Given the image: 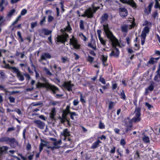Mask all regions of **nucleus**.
Masks as SVG:
<instances>
[{"instance_id":"obj_42","label":"nucleus","mask_w":160,"mask_h":160,"mask_svg":"<svg viewBox=\"0 0 160 160\" xmlns=\"http://www.w3.org/2000/svg\"><path fill=\"white\" fill-rule=\"evenodd\" d=\"M80 28L82 30L84 29V22L82 20H81L80 22L79 25Z\"/></svg>"},{"instance_id":"obj_5","label":"nucleus","mask_w":160,"mask_h":160,"mask_svg":"<svg viewBox=\"0 0 160 160\" xmlns=\"http://www.w3.org/2000/svg\"><path fill=\"white\" fill-rule=\"evenodd\" d=\"M38 32L40 36L43 37L44 35H51L52 31L46 28H43L41 29H39L38 30Z\"/></svg>"},{"instance_id":"obj_19","label":"nucleus","mask_w":160,"mask_h":160,"mask_svg":"<svg viewBox=\"0 0 160 160\" xmlns=\"http://www.w3.org/2000/svg\"><path fill=\"white\" fill-rule=\"evenodd\" d=\"M140 112V108L139 107L137 108L136 107L134 113V116L140 117L141 115Z\"/></svg>"},{"instance_id":"obj_49","label":"nucleus","mask_w":160,"mask_h":160,"mask_svg":"<svg viewBox=\"0 0 160 160\" xmlns=\"http://www.w3.org/2000/svg\"><path fill=\"white\" fill-rule=\"evenodd\" d=\"M149 30L148 27L146 26L144 27L142 31H144V32L147 34L149 32Z\"/></svg>"},{"instance_id":"obj_58","label":"nucleus","mask_w":160,"mask_h":160,"mask_svg":"<svg viewBox=\"0 0 160 160\" xmlns=\"http://www.w3.org/2000/svg\"><path fill=\"white\" fill-rule=\"evenodd\" d=\"M67 139H64V140L67 142L68 141L70 144H71L73 142L72 140L69 137H67Z\"/></svg>"},{"instance_id":"obj_8","label":"nucleus","mask_w":160,"mask_h":160,"mask_svg":"<svg viewBox=\"0 0 160 160\" xmlns=\"http://www.w3.org/2000/svg\"><path fill=\"white\" fill-rule=\"evenodd\" d=\"M125 124L126 126V132H128V131L131 130L132 126V122L129 117H128L127 119L125 120Z\"/></svg>"},{"instance_id":"obj_51","label":"nucleus","mask_w":160,"mask_h":160,"mask_svg":"<svg viewBox=\"0 0 160 160\" xmlns=\"http://www.w3.org/2000/svg\"><path fill=\"white\" fill-rule=\"evenodd\" d=\"M114 102H110L108 105V108L109 109H111L114 106Z\"/></svg>"},{"instance_id":"obj_44","label":"nucleus","mask_w":160,"mask_h":160,"mask_svg":"<svg viewBox=\"0 0 160 160\" xmlns=\"http://www.w3.org/2000/svg\"><path fill=\"white\" fill-rule=\"evenodd\" d=\"M79 36L81 37V39L83 41H86L87 40V38L82 33H81L79 34Z\"/></svg>"},{"instance_id":"obj_24","label":"nucleus","mask_w":160,"mask_h":160,"mask_svg":"<svg viewBox=\"0 0 160 160\" xmlns=\"http://www.w3.org/2000/svg\"><path fill=\"white\" fill-rule=\"evenodd\" d=\"M36 86L37 88H40L42 87L47 88L48 85H47L46 83L45 84L38 82Z\"/></svg>"},{"instance_id":"obj_23","label":"nucleus","mask_w":160,"mask_h":160,"mask_svg":"<svg viewBox=\"0 0 160 160\" xmlns=\"http://www.w3.org/2000/svg\"><path fill=\"white\" fill-rule=\"evenodd\" d=\"M141 120L140 117L139 116H134V117L132 118L131 119H130V120L131 121V122H132L137 123V122H139Z\"/></svg>"},{"instance_id":"obj_52","label":"nucleus","mask_w":160,"mask_h":160,"mask_svg":"<svg viewBox=\"0 0 160 160\" xmlns=\"http://www.w3.org/2000/svg\"><path fill=\"white\" fill-rule=\"evenodd\" d=\"M120 1L123 3H127L130 5L131 2L127 0H119Z\"/></svg>"},{"instance_id":"obj_34","label":"nucleus","mask_w":160,"mask_h":160,"mask_svg":"<svg viewBox=\"0 0 160 160\" xmlns=\"http://www.w3.org/2000/svg\"><path fill=\"white\" fill-rule=\"evenodd\" d=\"M44 71L45 72L47 75L51 76L52 75V73L50 72L49 70L46 67H44L43 68Z\"/></svg>"},{"instance_id":"obj_1","label":"nucleus","mask_w":160,"mask_h":160,"mask_svg":"<svg viewBox=\"0 0 160 160\" xmlns=\"http://www.w3.org/2000/svg\"><path fill=\"white\" fill-rule=\"evenodd\" d=\"M104 30L111 42V44L113 47L111 52L110 54V56H114L116 57H118L119 52L117 46L120 47V45L118 39L113 35L112 33L110 31L108 24L105 22L103 24Z\"/></svg>"},{"instance_id":"obj_9","label":"nucleus","mask_w":160,"mask_h":160,"mask_svg":"<svg viewBox=\"0 0 160 160\" xmlns=\"http://www.w3.org/2000/svg\"><path fill=\"white\" fill-rule=\"evenodd\" d=\"M46 84L48 85L47 89L51 90L53 94H55L57 92L59 91V88L56 86L50 84L48 82Z\"/></svg>"},{"instance_id":"obj_45","label":"nucleus","mask_w":160,"mask_h":160,"mask_svg":"<svg viewBox=\"0 0 160 160\" xmlns=\"http://www.w3.org/2000/svg\"><path fill=\"white\" fill-rule=\"evenodd\" d=\"M62 142V141L61 139H60L58 141H57L56 140V141L53 142V145L55 146H58V145H60Z\"/></svg>"},{"instance_id":"obj_40","label":"nucleus","mask_w":160,"mask_h":160,"mask_svg":"<svg viewBox=\"0 0 160 160\" xmlns=\"http://www.w3.org/2000/svg\"><path fill=\"white\" fill-rule=\"evenodd\" d=\"M121 98L124 100L126 99V97L123 90H122L120 93Z\"/></svg>"},{"instance_id":"obj_43","label":"nucleus","mask_w":160,"mask_h":160,"mask_svg":"<svg viewBox=\"0 0 160 160\" xmlns=\"http://www.w3.org/2000/svg\"><path fill=\"white\" fill-rule=\"evenodd\" d=\"M128 1L131 2V4H130V6L133 8H136L137 5L136 3L133 1V0H128Z\"/></svg>"},{"instance_id":"obj_25","label":"nucleus","mask_w":160,"mask_h":160,"mask_svg":"<svg viewBox=\"0 0 160 160\" xmlns=\"http://www.w3.org/2000/svg\"><path fill=\"white\" fill-rule=\"evenodd\" d=\"M8 149V148L7 146H2L0 147V154H2L3 152Z\"/></svg>"},{"instance_id":"obj_61","label":"nucleus","mask_w":160,"mask_h":160,"mask_svg":"<svg viewBox=\"0 0 160 160\" xmlns=\"http://www.w3.org/2000/svg\"><path fill=\"white\" fill-rule=\"evenodd\" d=\"M79 102L78 101V99H77L76 100H74L73 102V104L74 106H76L78 105L79 104Z\"/></svg>"},{"instance_id":"obj_2","label":"nucleus","mask_w":160,"mask_h":160,"mask_svg":"<svg viewBox=\"0 0 160 160\" xmlns=\"http://www.w3.org/2000/svg\"><path fill=\"white\" fill-rule=\"evenodd\" d=\"M10 145L12 148H15L18 146V143L14 138H10L8 137H2L0 138V142L3 143Z\"/></svg>"},{"instance_id":"obj_29","label":"nucleus","mask_w":160,"mask_h":160,"mask_svg":"<svg viewBox=\"0 0 160 160\" xmlns=\"http://www.w3.org/2000/svg\"><path fill=\"white\" fill-rule=\"evenodd\" d=\"M70 117L71 119L72 120H74V116H78V114L75 112H70Z\"/></svg>"},{"instance_id":"obj_57","label":"nucleus","mask_w":160,"mask_h":160,"mask_svg":"<svg viewBox=\"0 0 160 160\" xmlns=\"http://www.w3.org/2000/svg\"><path fill=\"white\" fill-rule=\"evenodd\" d=\"M80 101L82 103H86L85 100L83 98L82 94H81L80 95Z\"/></svg>"},{"instance_id":"obj_48","label":"nucleus","mask_w":160,"mask_h":160,"mask_svg":"<svg viewBox=\"0 0 160 160\" xmlns=\"http://www.w3.org/2000/svg\"><path fill=\"white\" fill-rule=\"evenodd\" d=\"M94 60V58L91 56L90 55H89L88 56V57L87 58V61L90 62V63H91Z\"/></svg>"},{"instance_id":"obj_33","label":"nucleus","mask_w":160,"mask_h":160,"mask_svg":"<svg viewBox=\"0 0 160 160\" xmlns=\"http://www.w3.org/2000/svg\"><path fill=\"white\" fill-rule=\"evenodd\" d=\"M20 54H21L20 58L22 59L23 58L24 56H25L24 54V52H19L18 51H17L15 53V55L17 56H18Z\"/></svg>"},{"instance_id":"obj_14","label":"nucleus","mask_w":160,"mask_h":160,"mask_svg":"<svg viewBox=\"0 0 160 160\" xmlns=\"http://www.w3.org/2000/svg\"><path fill=\"white\" fill-rule=\"evenodd\" d=\"M107 55H102V62L103 65L106 66L108 65L107 63Z\"/></svg>"},{"instance_id":"obj_56","label":"nucleus","mask_w":160,"mask_h":160,"mask_svg":"<svg viewBox=\"0 0 160 160\" xmlns=\"http://www.w3.org/2000/svg\"><path fill=\"white\" fill-rule=\"evenodd\" d=\"M46 16H44L43 17L42 19L40 21V24L41 25H42L43 22L46 21Z\"/></svg>"},{"instance_id":"obj_36","label":"nucleus","mask_w":160,"mask_h":160,"mask_svg":"<svg viewBox=\"0 0 160 160\" xmlns=\"http://www.w3.org/2000/svg\"><path fill=\"white\" fill-rule=\"evenodd\" d=\"M0 90H2L5 92L7 94L8 92L7 89L5 88V87L2 85L0 84Z\"/></svg>"},{"instance_id":"obj_54","label":"nucleus","mask_w":160,"mask_h":160,"mask_svg":"<svg viewBox=\"0 0 160 160\" xmlns=\"http://www.w3.org/2000/svg\"><path fill=\"white\" fill-rule=\"evenodd\" d=\"M53 68L55 69H57L58 72H59L62 70L61 68L60 67H57V66L56 64H55L53 66Z\"/></svg>"},{"instance_id":"obj_10","label":"nucleus","mask_w":160,"mask_h":160,"mask_svg":"<svg viewBox=\"0 0 160 160\" xmlns=\"http://www.w3.org/2000/svg\"><path fill=\"white\" fill-rule=\"evenodd\" d=\"M118 10L120 16L122 18L126 17L128 14V11L126 8H120Z\"/></svg>"},{"instance_id":"obj_15","label":"nucleus","mask_w":160,"mask_h":160,"mask_svg":"<svg viewBox=\"0 0 160 160\" xmlns=\"http://www.w3.org/2000/svg\"><path fill=\"white\" fill-rule=\"evenodd\" d=\"M85 16L88 18H91L93 17V13L91 9H89L85 11Z\"/></svg>"},{"instance_id":"obj_4","label":"nucleus","mask_w":160,"mask_h":160,"mask_svg":"<svg viewBox=\"0 0 160 160\" xmlns=\"http://www.w3.org/2000/svg\"><path fill=\"white\" fill-rule=\"evenodd\" d=\"M69 36V35L67 33H65L64 34L58 35L56 38V41L58 42L65 44V43L67 41L68 38Z\"/></svg>"},{"instance_id":"obj_20","label":"nucleus","mask_w":160,"mask_h":160,"mask_svg":"<svg viewBox=\"0 0 160 160\" xmlns=\"http://www.w3.org/2000/svg\"><path fill=\"white\" fill-rule=\"evenodd\" d=\"M17 35L18 37V40L19 42H24V39L22 36L21 32L18 31L17 32Z\"/></svg>"},{"instance_id":"obj_17","label":"nucleus","mask_w":160,"mask_h":160,"mask_svg":"<svg viewBox=\"0 0 160 160\" xmlns=\"http://www.w3.org/2000/svg\"><path fill=\"white\" fill-rule=\"evenodd\" d=\"M153 6V3H150L148 6V7L146 8L144 12L147 14H149L151 10V8Z\"/></svg>"},{"instance_id":"obj_26","label":"nucleus","mask_w":160,"mask_h":160,"mask_svg":"<svg viewBox=\"0 0 160 160\" xmlns=\"http://www.w3.org/2000/svg\"><path fill=\"white\" fill-rule=\"evenodd\" d=\"M100 138V137H98V140L97 141L95 142L92 144V146H91V148H95L98 147L99 143L100 142V140L99 139V138Z\"/></svg>"},{"instance_id":"obj_30","label":"nucleus","mask_w":160,"mask_h":160,"mask_svg":"<svg viewBox=\"0 0 160 160\" xmlns=\"http://www.w3.org/2000/svg\"><path fill=\"white\" fill-rule=\"evenodd\" d=\"M60 118L61 119V122L62 123H64L66 121L68 123L69 122V120L67 118V117H66L62 116V118L60 117Z\"/></svg>"},{"instance_id":"obj_37","label":"nucleus","mask_w":160,"mask_h":160,"mask_svg":"<svg viewBox=\"0 0 160 160\" xmlns=\"http://www.w3.org/2000/svg\"><path fill=\"white\" fill-rule=\"evenodd\" d=\"M61 60L62 62L63 63L69 61V59L66 57H62L61 58Z\"/></svg>"},{"instance_id":"obj_21","label":"nucleus","mask_w":160,"mask_h":160,"mask_svg":"<svg viewBox=\"0 0 160 160\" xmlns=\"http://www.w3.org/2000/svg\"><path fill=\"white\" fill-rule=\"evenodd\" d=\"M91 42H89L88 43V46L89 47L92 48L94 50H96V46H94L92 44V42L94 43L95 42V41L94 39H93V36L92 35L91 36Z\"/></svg>"},{"instance_id":"obj_39","label":"nucleus","mask_w":160,"mask_h":160,"mask_svg":"<svg viewBox=\"0 0 160 160\" xmlns=\"http://www.w3.org/2000/svg\"><path fill=\"white\" fill-rule=\"evenodd\" d=\"M121 28L123 32H126L128 31V26L127 25H124L121 27Z\"/></svg>"},{"instance_id":"obj_38","label":"nucleus","mask_w":160,"mask_h":160,"mask_svg":"<svg viewBox=\"0 0 160 160\" xmlns=\"http://www.w3.org/2000/svg\"><path fill=\"white\" fill-rule=\"evenodd\" d=\"M11 69H12L13 70V72L15 73L16 74L20 71L18 68L14 67H12L11 68Z\"/></svg>"},{"instance_id":"obj_63","label":"nucleus","mask_w":160,"mask_h":160,"mask_svg":"<svg viewBox=\"0 0 160 160\" xmlns=\"http://www.w3.org/2000/svg\"><path fill=\"white\" fill-rule=\"evenodd\" d=\"M21 18V15H19L17 18H16V19H15V21L13 23V24H15L16 23H17L18 21L20 20V18Z\"/></svg>"},{"instance_id":"obj_47","label":"nucleus","mask_w":160,"mask_h":160,"mask_svg":"<svg viewBox=\"0 0 160 160\" xmlns=\"http://www.w3.org/2000/svg\"><path fill=\"white\" fill-rule=\"evenodd\" d=\"M37 21L35 22H32L31 23V27L32 29H33L35 27L37 26Z\"/></svg>"},{"instance_id":"obj_11","label":"nucleus","mask_w":160,"mask_h":160,"mask_svg":"<svg viewBox=\"0 0 160 160\" xmlns=\"http://www.w3.org/2000/svg\"><path fill=\"white\" fill-rule=\"evenodd\" d=\"M70 106L69 105H67L65 109L63 110L62 111V116H63L67 117V116L70 114L71 112L70 110Z\"/></svg>"},{"instance_id":"obj_31","label":"nucleus","mask_w":160,"mask_h":160,"mask_svg":"<svg viewBox=\"0 0 160 160\" xmlns=\"http://www.w3.org/2000/svg\"><path fill=\"white\" fill-rule=\"evenodd\" d=\"M156 73L157 74L154 77V80L157 82H158L159 81L158 79V77L160 78V71H157Z\"/></svg>"},{"instance_id":"obj_59","label":"nucleus","mask_w":160,"mask_h":160,"mask_svg":"<svg viewBox=\"0 0 160 160\" xmlns=\"http://www.w3.org/2000/svg\"><path fill=\"white\" fill-rule=\"evenodd\" d=\"M59 148V146H55L53 147L49 146L48 147V148L51 149V150L52 151L54 150L55 149H58Z\"/></svg>"},{"instance_id":"obj_3","label":"nucleus","mask_w":160,"mask_h":160,"mask_svg":"<svg viewBox=\"0 0 160 160\" xmlns=\"http://www.w3.org/2000/svg\"><path fill=\"white\" fill-rule=\"evenodd\" d=\"M69 44L70 46H73L74 48L76 49H79L81 48V45L79 43L77 38L72 35V38L70 39Z\"/></svg>"},{"instance_id":"obj_41","label":"nucleus","mask_w":160,"mask_h":160,"mask_svg":"<svg viewBox=\"0 0 160 160\" xmlns=\"http://www.w3.org/2000/svg\"><path fill=\"white\" fill-rule=\"evenodd\" d=\"M50 117L52 118H53L55 115V108H53L51 111V112L50 113Z\"/></svg>"},{"instance_id":"obj_12","label":"nucleus","mask_w":160,"mask_h":160,"mask_svg":"<svg viewBox=\"0 0 160 160\" xmlns=\"http://www.w3.org/2000/svg\"><path fill=\"white\" fill-rule=\"evenodd\" d=\"M35 123L37 125V126L41 129L44 128L45 126V123L44 122L40 120H36L34 121Z\"/></svg>"},{"instance_id":"obj_62","label":"nucleus","mask_w":160,"mask_h":160,"mask_svg":"<svg viewBox=\"0 0 160 160\" xmlns=\"http://www.w3.org/2000/svg\"><path fill=\"white\" fill-rule=\"evenodd\" d=\"M4 67H3V68H5L8 69L9 70H11V68L12 67L10 66L9 64L8 63H6L5 64Z\"/></svg>"},{"instance_id":"obj_60","label":"nucleus","mask_w":160,"mask_h":160,"mask_svg":"<svg viewBox=\"0 0 160 160\" xmlns=\"http://www.w3.org/2000/svg\"><path fill=\"white\" fill-rule=\"evenodd\" d=\"M24 75L26 78L27 79L29 80L31 78V76L29 74L25 73H24Z\"/></svg>"},{"instance_id":"obj_6","label":"nucleus","mask_w":160,"mask_h":160,"mask_svg":"<svg viewBox=\"0 0 160 160\" xmlns=\"http://www.w3.org/2000/svg\"><path fill=\"white\" fill-rule=\"evenodd\" d=\"M51 58V55L49 53L44 52L42 54L40 59L38 60V61L42 64L45 65V63L42 62V61L43 60H46L47 58L50 59Z\"/></svg>"},{"instance_id":"obj_32","label":"nucleus","mask_w":160,"mask_h":160,"mask_svg":"<svg viewBox=\"0 0 160 160\" xmlns=\"http://www.w3.org/2000/svg\"><path fill=\"white\" fill-rule=\"evenodd\" d=\"M16 10L14 9H11L7 14V16L8 18H11L13 14L15 12Z\"/></svg>"},{"instance_id":"obj_18","label":"nucleus","mask_w":160,"mask_h":160,"mask_svg":"<svg viewBox=\"0 0 160 160\" xmlns=\"http://www.w3.org/2000/svg\"><path fill=\"white\" fill-rule=\"evenodd\" d=\"M153 86L152 84L150 85L148 88H146L145 95H147L149 93V91H152L153 90Z\"/></svg>"},{"instance_id":"obj_64","label":"nucleus","mask_w":160,"mask_h":160,"mask_svg":"<svg viewBox=\"0 0 160 160\" xmlns=\"http://www.w3.org/2000/svg\"><path fill=\"white\" fill-rule=\"evenodd\" d=\"M120 144L122 146L125 145L126 144L125 140L124 139H122L120 140Z\"/></svg>"},{"instance_id":"obj_13","label":"nucleus","mask_w":160,"mask_h":160,"mask_svg":"<svg viewBox=\"0 0 160 160\" xmlns=\"http://www.w3.org/2000/svg\"><path fill=\"white\" fill-rule=\"evenodd\" d=\"M61 134L64 137V139H67V137H69L70 136V132L68 131V128H66L63 130Z\"/></svg>"},{"instance_id":"obj_16","label":"nucleus","mask_w":160,"mask_h":160,"mask_svg":"<svg viewBox=\"0 0 160 160\" xmlns=\"http://www.w3.org/2000/svg\"><path fill=\"white\" fill-rule=\"evenodd\" d=\"M18 80L21 81L24 80V73L22 74L20 71L16 74Z\"/></svg>"},{"instance_id":"obj_53","label":"nucleus","mask_w":160,"mask_h":160,"mask_svg":"<svg viewBox=\"0 0 160 160\" xmlns=\"http://www.w3.org/2000/svg\"><path fill=\"white\" fill-rule=\"evenodd\" d=\"M27 12V10L26 9H23L21 12V14L20 15H25Z\"/></svg>"},{"instance_id":"obj_55","label":"nucleus","mask_w":160,"mask_h":160,"mask_svg":"<svg viewBox=\"0 0 160 160\" xmlns=\"http://www.w3.org/2000/svg\"><path fill=\"white\" fill-rule=\"evenodd\" d=\"M155 62V61L154 60V58H151L149 60L148 62V63L153 64Z\"/></svg>"},{"instance_id":"obj_22","label":"nucleus","mask_w":160,"mask_h":160,"mask_svg":"<svg viewBox=\"0 0 160 160\" xmlns=\"http://www.w3.org/2000/svg\"><path fill=\"white\" fill-rule=\"evenodd\" d=\"M108 15L107 13H105L103 14L101 17V22H106L108 21Z\"/></svg>"},{"instance_id":"obj_35","label":"nucleus","mask_w":160,"mask_h":160,"mask_svg":"<svg viewBox=\"0 0 160 160\" xmlns=\"http://www.w3.org/2000/svg\"><path fill=\"white\" fill-rule=\"evenodd\" d=\"M5 0H1L0 2V8H1L0 10L1 12H2L4 9V7L3 6V5L5 2Z\"/></svg>"},{"instance_id":"obj_7","label":"nucleus","mask_w":160,"mask_h":160,"mask_svg":"<svg viewBox=\"0 0 160 160\" xmlns=\"http://www.w3.org/2000/svg\"><path fill=\"white\" fill-rule=\"evenodd\" d=\"M74 85L73 84L71 83V81H69L67 82H65L63 84L62 86L67 89L68 91L70 92L72 91V87Z\"/></svg>"},{"instance_id":"obj_28","label":"nucleus","mask_w":160,"mask_h":160,"mask_svg":"<svg viewBox=\"0 0 160 160\" xmlns=\"http://www.w3.org/2000/svg\"><path fill=\"white\" fill-rule=\"evenodd\" d=\"M142 139L143 141L146 143H149L150 141L149 137L146 135L143 136L142 138Z\"/></svg>"},{"instance_id":"obj_46","label":"nucleus","mask_w":160,"mask_h":160,"mask_svg":"<svg viewBox=\"0 0 160 160\" xmlns=\"http://www.w3.org/2000/svg\"><path fill=\"white\" fill-rule=\"evenodd\" d=\"M54 17L50 15H49L48 18V21L49 23L52 22L54 20Z\"/></svg>"},{"instance_id":"obj_50","label":"nucleus","mask_w":160,"mask_h":160,"mask_svg":"<svg viewBox=\"0 0 160 160\" xmlns=\"http://www.w3.org/2000/svg\"><path fill=\"white\" fill-rule=\"evenodd\" d=\"M10 102L11 103H14L15 102V98L14 97L10 96L8 98Z\"/></svg>"},{"instance_id":"obj_27","label":"nucleus","mask_w":160,"mask_h":160,"mask_svg":"<svg viewBox=\"0 0 160 160\" xmlns=\"http://www.w3.org/2000/svg\"><path fill=\"white\" fill-rule=\"evenodd\" d=\"M67 23L68 25L64 28V31H66V32H69L72 30V28L68 21H67Z\"/></svg>"}]
</instances>
